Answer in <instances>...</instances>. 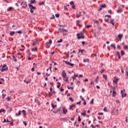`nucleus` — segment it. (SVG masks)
<instances>
[{
  "instance_id": "f257e3e1",
  "label": "nucleus",
  "mask_w": 128,
  "mask_h": 128,
  "mask_svg": "<svg viewBox=\"0 0 128 128\" xmlns=\"http://www.w3.org/2000/svg\"><path fill=\"white\" fill-rule=\"evenodd\" d=\"M76 36H77V38H78V40H80V38H82V40H84V34L82 32L78 33L76 34Z\"/></svg>"
},
{
  "instance_id": "f03ea898",
  "label": "nucleus",
  "mask_w": 128,
  "mask_h": 128,
  "mask_svg": "<svg viewBox=\"0 0 128 128\" xmlns=\"http://www.w3.org/2000/svg\"><path fill=\"white\" fill-rule=\"evenodd\" d=\"M8 70V68L6 67V64H4L3 65V66H2V70H1V71L2 72H6V70Z\"/></svg>"
},
{
  "instance_id": "7ed1b4c3",
  "label": "nucleus",
  "mask_w": 128,
  "mask_h": 128,
  "mask_svg": "<svg viewBox=\"0 0 128 128\" xmlns=\"http://www.w3.org/2000/svg\"><path fill=\"white\" fill-rule=\"evenodd\" d=\"M106 4H104L102 5H101L100 7L98 8V12L102 10L103 8H106Z\"/></svg>"
},
{
  "instance_id": "20e7f679",
  "label": "nucleus",
  "mask_w": 128,
  "mask_h": 128,
  "mask_svg": "<svg viewBox=\"0 0 128 128\" xmlns=\"http://www.w3.org/2000/svg\"><path fill=\"white\" fill-rule=\"evenodd\" d=\"M53 112L56 114H60V108H58L56 111H53Z\"/></svg>"
},
{
  "instance_id": "39448f33",
  "label": "nucleus",
  "mask_w": 128,
  "mask_h": 128,
  "mask_svg": "<svg viewBox=\"0 0 128 128\" xmlns=\"http://www.w3.org/2000/svg\"><path fill=\"white\" fill-rule=\"evenodd\" d=\"M125 90L124 89L123 90H121V94L122 96V98H126V94L124 93V92H125Z\"/></svg>"
},
{
  "instance_id": "423d86ee",
  "label": "nucleus",
  "mask_w": 128,
  "mask_h": 128,
  "mask_svg": "<svg viewBox=\"0 0 128 128\" xmlns=\"http://www.w3.org/2000/svg\"><path fill=\"white\" fill-rule=\"evenodd\" d=\"M62 76L63 78H66V71L63 70L62 72Z\"/></svg>"
},
{
  "instance_id": "0eeeda50",
  "label": "nucleus",
  "mask_w": 128,
  "mask_h": 128,
  "mask_svg": "<svg viewBox=\"0 0 128 128\" xmlns=\"http://www.w3.org/2000/svg\"><path fill=\"white\" fill-rule=\"evenodd\" d=\"M28 6L30 9H32L33 10H36V7L33 6L31 4H28Z\"/></svg>"
},
{
  "instance_id": "6e6552de",
  "label": "nucleus",
  "mask_w": 128,
  "mask_h": 128,
  "mask_svg": "<svg viewBox=\"0 0 128 128\" xmlns=\"http://www.w3.org/2000/svg\"><path fill=\"white\" fill-rule=\"evenodd\" d=\"M23 6H22V8H26L28 6V4H26V2H23Z\"/></svg>"
},
{
  "instance_id": "1a4fd4ad",
  "label": "nucleus",
  "mask_w": 128,
  "mask_h": 128,
  "mask_svg": "<svg viewBox=\"0 0 128 128\" xmlns=\"http://www.w3.org/2000/svg\"><path fill=\"white\" fill-rule=\"evenodd\" d=\"M62 112L64 114H66V112H68V110L63 108Z\"/></svg>"
},
{
  "instance_id": "9d476101",
  "label": "nucleus",
  "mask_w": 128,
  "mask_h": 128,
  "mask_svg": "<svg viewBox=\"0 0 128 128\" xmlns=\"http://www.w3.org/2000/svg\"><path fill=\"white\" fill-rule=\"evenodd\" d=\"M20 114H22V111H20V110H19L18 113L16 114V116H20Z\"/></svg>"
},
{
  "instance_id": "9b49d317",
  "label": "nucleus",
  "mask_w": 128,
  "mask_h": 128,
  "mask_svg": "<svg viewBox=\"0 0 128 128\" xmlns=\"http://www.w3.org/2000/svg\"><path fill=\"white\" fill-rule=\"evenodd\" d=\"M36 4V0H31L30 2V4Z\"/></svg>"
},
{
  "instance_id": "f8f14e48",
  "label": "nucleus",
  "mask_w": 128,
  "mask_h": 128,
  "mask_svg": "<svg viewBox=\"0 0 128 128\" xmlns=\"http://www.w3.org/2000/svg\"><path fill=\"white\" fill-rule=\"evenodd\" d=\"M60 30H61V32H68V30L64 29V28H60Z\"/></svg>"
},
{
  "instance_id": "ddd939ff",
  "label": "nucleus",
  "mask_w": 128,
  "mask_h": 128,
  "mask_svg": "<svg viewBox=\"0 0 128 128\" xmlns=\"http://www.w3.org/2000/svg\"><path fill=\"white\" fill-rule=\"evenodd\" d=\"M84 62H90V59L86 58L83 60Z\"/></svg>"
},
{
  "instance_id": "4468645a",
  "label": "nucleus",
  "mask_w": 128,
  "mask_h": 128,
  "mask_svg": "<svg viewBox=\"0 0 128 128\" xmlns=\"http://www.w3.org/2000/svg\"><path fill=\"white\" fill-rule=\"evenodd\" d=\"M76 25L78 26H80V20H78L76 21Z\"/></svg>"
},
{
  "instance_id": "2eb2a0df",
  "label": "nucleus",
  "mask_w": 128,
  "mask_h": 128,
  "mask_svg": "<svg viewBox=\"0 0 128 128\" xmlns=\"http://www.w3.org/2000/svg\"><path fill=\"white\" fill-rule=\"evenodd\" d=\"M74 106H76V104H72V105H70V110H72V108H74Z\"/></svg>"
},
{
  "instance_id": "dca6fc26",
  "label": "nucleus",
  "mask_w": 128,
  "mask_h": 128,
  "mask_svg": "<svg viewBox=\"0 0 128 128\" xmlns=\"http://www.w3.org/2000/svg\"><path fill=\"white\" fill-rule=\"evenodd\" d=\"M52 107V110L54 109L55 108H56V105H54V103H51Z\"/></svg>"
},
{
  "instance_id": "f3484780",
  "label": "nucleus",
  "mask_w": 128,
  "mask_h": 128,
  "mask_svg": "<svg viewBox=\"0 0 128 128\" xmlns=\"http://www.w3.org/2000/svg\"><path fill=\"white\" fill-rule=\"evenodd\" d=\"M122 12V8H119L117 10V12H118V14H120V12Z\"/></svg>"
},
{
  "instance_id": "a211bd4d",
  "label": "nucleus",
  "mask_w": 128,
  "mask_h": 128,
  "mask_svg": "<svg viewBox=\"0 0 128 128\" xmlns=\"http://www.w3.org/2000/svg\"><path fill=\"white\" fill-rule=\"evenodd\" d=\"M50 43L46 42V48H50Z\"/></svg>"
},
{
  "instance_id": "6ab92c4d",
  "label": "nucleus",
  "mask_w": 128,
  "mask_h": 128,
  "mask_svg": "<svg viewBox=\"0 0 128 128\" xmlns=\"http://www.w3.org/2000/svg\"><path fill=\"white\" fill-rule=\"evenodd\" d=\"M79 52H81L82 54L83 52H86L85 50H79Z\"/></svg>"
},
{
  "instance_id": "aec40b11",
  "label": "nucleus",
  "mask_w": 128,
  "mask_h": 128,
  "mask_svg": "<svg viewBox=\"0 0 128 128\" xmlns=\"http://www.w3.org/2000/svg\"><path fill=\"white\" fill-rule=\"evenodd\" d=\"M118 38H120V40H122V34H118Z\"/></svg>"
},
{
  "instance_id": "412c9836",
  "label": "nucleus",
  "mask_w": 128,
  "mask_h": 128,
  "mask_svg": "<svg viewBox=\"0 0 128 128\" xmlns=\"http://www.w3.org/2000/svg\"><path fill=\"white\" fill-rule=\"evenodd\" d=\"M57 84L58 85L56 86V88H60V82H58Z\"/></svg>"
},
{
  "instance_id": "4be33fe9",
  "label": "nucleus",
  "mask_w": 128,
  "mask_h": 128,
  "mask_svg": "<svg viewBox=\"0 0 128 128\" xmlns=\"http://www.w3.org/2000/svg\"><path fill=\"white\" fill-rule=\"evenodd\" d=\"M99 78H100L98 77V76L95 79L94 82H96V84H98V80Z\"/></svg>"
},
{
  "instance_id": "5701e85b",
  "label": "nucleus",
  "mask_w": 128,
  "mask_h": 128,
  "mask_svg": "<svg viewBox=\"0 0 128 128\" xmlns=\"http://www.w3.org/2000/svg\"><path fill=\"white\" fill-rule=\"evenodd\" d=\"M38 42H34L32 44V46H36V44H37Z\"/></svg>"
},
{
  "instance_id": "b1692460",
  "label": "nucleus",
  "mask_w": 128,
  "mask_h": 128,
  "mask_svg": "<svg viewBox=\"0 0 128 128\" xmlns=\"http://www.w3.org/2000/svg\"><path fill=\"white\" fill-rule=\"evenodd\" d=\"M110 47L111 48H114V50H116V44H112L110 45Z\"/></svg>"
},
{
  "instance_id": "393cba45",
  "label": "nucleus",
  "mask_w": 128,
  "mask_h": 128,
  "mask_svg": "<svg viewBox=\"0 0 128 128\" xmlns=\"http://www.w3.org/2000/svg\"><path fill=\"white\" fill-rule=\"evenodd\" d=\"M118 78H116L113 80V82L115 84H118Z\"/></svg>"
},
{
  "instance_id": "a878e982",
  "label": "nucleus",
  "mask_w": 128,
  "mask_h": 128,
  "mask_svg": "<svg viewBox=\"0 0 128 128\" xmlns=\"http://www.w3.org/2000/svg\"><path fill=\"white\" fill-rule=\"evenodd\" d=\"M116 95V91H112V96L114 97Z\"/></svg>"
},
{
  "instance_id": "bb28decb",
  "label": "nucleus",
  "mask_w": 128,
  "mask_h": 128,
  "mask_svg": "<svg viewBox=\"0 0 128 128\" xmlns=\"http://www.w3.org/2000/svg\"><path fill=\"white\" fill-rule=\"evenodd\" d=\"M22 112L23 113L24 116H25L26 115V112L25 110H22Z\"/></svg>"
},
{
  "instance_id": "cd10ccee",
  "label": "nucleus",
  "mask_w": 128,
  "mask_h": 128,
  "mask_svg": "<svg viewBox=\"0 0 128 128\" xmlns=\"http://www.w3.org/2000/svg\"><path fill=\"white\" fill-rule=\"evenodd\" d=\"M63 62L66 64H68V66H70V62L68 61L63 60Z\"/></svg>"
},
{
  "instance_id": "c85d7f7f",
  "label": "nucleus",
  "mask_w": 128,
  "mask_h": 128,
  "mask_svg": "<svg viewBox=\"0 0 128 128\" xmlns=\"http://www.w3.org/2000/svg\"><path fill=\"white\" fill-rule=\"evenodd\" d=\"M63 80L64 82H68V78L66 77V78H63Z\"/></svg>"
},
{
  "instance_id": "c756f323",
  "label": "nucleus",
  "mask_w": 128,
  "mask_h": 128,
  "mask_svg": "<svg viewBox=\"0 0 128 128\" xmlns=\"http://www.w3.org/2000/svg\"><path fill=\"white\" fill-rule=\"evenodd\" d=\"M114 19H111L110 22L112 26H114Z\"/></svg>"
},
{
  "instance_id": "7c9ffc66",
  "label": "nucleus",
  "mask_w": 128,
  "mask_h": 128,
  "mask_svg": "<svg viewBox=\"0 0 128 128\" xmlns=\"http://www.w3.org/2000/svg\"><path fill=\"white\" fill-rule=\"evenodd\" d=\"M110 88H112V92H116V87H114L112 86H110Z\"/></svg>"
},
{
  "instance_id": "2f4dec72",
  "label": "nucleus",
  "mask_w": 128,
  "mask_h": 128,
  "mask_svg": "<svg viewBox=\"0 0 128 128\" xmlns=\"http://www.w3.org/2000/svg\"><path fill=\"white\" fill-rule=\"evenodd\" d=\"M12 10V7H9V8L8 9V12H11V10Z\"/></svg>"
},
{
  "instance_id": "473e14b6",
  "label": "nucleus",
  "mask_w": 128,
  "mask_h": 128,
  "mask_svg": "<svg viewBox=\"0 0 128 128\" xmlns=\"http://www.w3.org/2000/svg\"><path fill=\"white\" fill-rule=\"evenodd\" d=\"M57 42H58V44H60V42H62V38H60V40H58Z\"/></svg>"
},
{
  "instance_id": "72a5a7b5",
  "label": "nucleus",
  "mask_w": 128,
  "mask_h": 128,
  "mask_svg": "<svg viewBox=\"0 0 128 128\" xmlns=\"http://www.w3.org/2000/svg\"><path fill=\"white\" fill-rule=\"evenodd\" d=\"M82 16V13L80 12V14L78 15L76 14V18H80V16Z\"/></svg>"
},
{
  "instance_id": "f704fd0d",
  "label": "nucleus",
  "mask_w": 128,
  "mask_h": 128,
  "mask_svg": "<svg viewBox=\"0 0 128 128\" xmlns=\"http://www.w3.org/2000/svg\"><path fill=\"white\" fill-rule=\"evenodd\" d=\"M12 57L13 60L16 58V56H14V54H12Z\"/></svg>"
},
{
  "instance_id": "c9c22d12",
  "label": "nucleus",
  "mask_w": 128,
  "mask_h": 128,
  "mask_svg": "<svg viewBox=\"0 0 128 128\" xmlns=\"http://www.w3.org/2000/svg\"><path fill=\"white\" fill-rule=\"evenodd\" d=\"M69 100H71V102H74V98H72V97H70L69 98Z\"/></svg>"
},
{
  "instance_id": "e433bc0d",
  "label": "nucleus",
  "mask_w": 128,
  "mask_h": 128,
  "mask_svg": "<svg viewBox=\"0 0 128 128\" xmlns=\"http://www.w3.org/2000/svg\"><path fill=\"white\" fill-rule=\"evenodd\" d=\"M124 50H126L128 49V46L124 45Z\"/></svg>"
},
{
  "instance_id": "4c0bfd02",
  "label": "nucleus",
  "mask_w": 128,
  "mask_h": 128,
  "mask_svg": "<svg viewBox=\"0 0 128 128\" xmlns=\"http://www.w3.org/2000/svg\"><path fill=\"white\" fill-rule=\"evenodd\" d=\"M6 100H7L8 102H10V96L7 97Z\"/></svg>"
},
{
  "instance_id": "58836bf2",
  "label": "nucleus",
  "mask_w": 128,
  "mask_h": 128,
  "mask_svg": "<svg viewBox=\"0 0 128 128\" xmlns=\"http://www.w3.org/2000/svg\"><path fill=\"white\" fill-rule=\"evenodd\" d=\"M74 1H72V2H70V4L71 6H74Z\"/></svg>"
},
{
  "instance_id": "ea45409f",
  "label": "nucleus",
  "mask_w": 128,
  "mask_h": 128,
  "mask_svg": "<svg viewBox=\"0 0 128 128\" xmlns=\"http://www.w3.org/2000/svg\"><path fill=\"white\" fill-rule=\"evenodd\" d=\"M44 4V2H42L39 3V6H42Z\"/></svg>"
},
{
  "instance_id": "a19ab883",
  "label": "nucleus",
  "mask_w": 128,
  "mask_h": 128,
  "mask_svg": "<svg viewBox=\"0 0 128 128\" xmlns=\"http://www.w3.org/2000/svg\"><path fill=\"white\" fill-rule=\"evenodd\" d=\"M55 16H56V18H60V14H58V13L55 14Z\"/></svg>"
},
{
  "instance_id": "79ce46f5",
  "label": "nucleus",
  "mask_w": 128,
  "mask_h": 128,
  "mask_svg": "<svg viewBox=\"0 0 128 128\" xmlns=\"http://www.w3.org/2000/svg\"><path fill=\"white\" fill-rule=\"evenodd\" d=\"M51 94H52V92H49L48 94H46V96H50Z\"/></svg>"
},
{
  "instance_id": "37998d69",
  "label": "nucleus",
  "mask_w": 128,
  "mask_h": 128,
  "mask_svg": "<svg viewBox=\"0 0 128 128\" xmlns=\"http://www.w3.org/2000/svg\"><path fill=\"white\" fill-rule=\"evenodd\" d=\"M80 98H81V100L83 101V102H84V98H82V96H80Z\"/></svg>"
},
{
  "instance_id": "c03bdc74",
  "label": "nucleus",
  "mask_w": 128,
  "mask_h": 128,
  "mask_svg": "<svg viewBox=\"0 0 128 128\" xmlns=\"http://www.w3.org/2000/svg\"><path fill=\"white\" fill-rule=\"evenodd\" d=\"M52 40H50L49 42H48V44H52Z\"/></svg>"
},
{
  "instance_id": "a18cd8bd",
  "label": "nucleus",
  "mask_w": 128,
  "mask_h": 128,
  "mask_svg": "<svg viewBox=\"0 0 128 128\" xmlns=\"http://www.w3.org/2000/svg\"><path fill=\"white\" fill-rule=\"evenodd\" d=\"M103 78H106V80L108 79V76H106V75H103Z\"/></svg>"
},
{
  "instance_id": "49530a36",
  "label": "nucleus",
  "mask_w": 128,
  "mask_h": 128,
  "mask_svg": "<svg viewBox=\"0 0 128 128\" xmlns=\"http://www.w3.org/2000/svg\"><path fill=\"white\" fill-rule=\"evenodd\" d=\"M56 18V16H54V15L52 16L50 18V20H54Z\"/></svg>"
},
{
  "instance_id": "de8ad7c7",
  "label": "nucleus",
  "mask_w": 128,
  "mask_h": 128,
  "mask_svg": "<svg viewBox=\"0 0 128 128\" xmlns=\"http://www.w3.org/2000/svg\"><path fill=\"white\" fill-rule=\"evenodd\" d=\"M86 112L84 110V112L82 114V116H86Z\"/></svg>"
},
{
  "instance_id": "09e8293b",
  "label": "nucleus",
  "mask_w": 128,
  "mask_h": 128,
  "mask_svg": "<svg viewBox=\"0 0 128 128\" xmlns=\"http://www.w3.org/2000/svg\"><path fill=\"white\" fill-rule=\"evenodd\" d=\"M72 8H73V10H76V6H74V4L72 5Z\"/></svg>"
},
{
  "instance_id": "8fccbe9b",
  "label": "nucleus",
  "mask_w": 128,
  "mask_h": 128,
  "mask_svg": "<svg viewBox=\"0 0 128 128\" xmlns=\"http://www.w3.org/2000/svg\"><path fill=\"white\" fill-rule=\"evenodd\" d=\"M82 120V118H80V116H78V122H80Z\"/></svg>"
},
{
  "instance_id": "3c124183",
  "label": "nucleus",
  "mask_w": 128,
  "mask_h": 128,
  "mask_svg": "<svg viewBox=\"0 0 128 128\" xmlns=\"http://www.w3.org/2000/svg\"><path fill=\"white\" fill-rule=\"evenodd\" d=\"M16 34L15 32H10V36H14V34Z\"/></svg>"
},
{
  "instance_id": "603ef678",
  "label": "nucleus",
  "mask_w": 128,
  "mask_h": 128,
  "mask_svg": "<svg viewBox=\"0 0 128 128\" xmlns=\"http://www.w3.org/2000/svg\"><path fill=\"white\" fill-rule=\"evenodd\" d=\"M36 50H38V48H34L32 49V52H36Z\"/></svg>"
},
{
  "instance_id": "864d4df0",
  "label": "nucleus",
  "mask_w": 128,
  "mask_h": 128,
  "mask_svg": "<svg viewBox=\"0 0 128 128\" xmlns=\"http://www.w3.org/2000/svg\"><path fill=\"white\" fill-rule=\"evenodd\" d=\"M91 26H92V25L86 26V28H90Z\"/></svg>"
},
{
  "instance_id": "5fc2aeb1",
  "label": "nucleus",
  "mask_w": 128,
  "mask_h": 128,
  "mask_svg": "<svg viewBox=\"0 0 128 128\" xmlns=\"http://www.w3.org/2000/svg\"><path fill=\"white\" fill-rule=\"evenodd\" d=\"M121 55L122 56L124 55V52L122 50H121Z\"/></svg>"
},
{
  "instance_id": "6e6d98bb",
  "label": "nucleus",
  "mask_w": 128,
  "mask_h": 128,
  "mask_svg": "<svg viewBox=\"0 0 128 128\" xmlns=\"http://www.w3.org/2000/svg\"><path fill=\"white\" fill-rule=\"evenodd\" d=\"M6 94H2V96L3 100H4V98L6 97Z\"/></svg>"
},
{
  "instance_id": "4d7b16f0",
  "label": "nucleus",
  "mask_w": 128,
  "mask_h": 128,
  "mask_svg": "<svg viewBox=\"0 0 128 128\" xmlns=\"http://www.w3.org/2000/svg\"><path fill=\"white\" fill-rule=\"evenodd\" d=\"M69 66H74V64H72V63H70V64H69Z\"/></svg>"
},
{
  "instance_id": "13d9d810",
  "label": "nucleus",
  "mask_w": 128,
  "mask_h": 128,
  "mask_svg": "<svg viewBox=\"0 0 128 128\" xmlns=\"http://www.w3.org/2000/svg\"><path fill=\"white\" fill-rule=\"evenodd\" d=\"M64 10H68V7L66 6H64Z\"/></svg>"
},
{
  "instance_id": "bf43d9fd",
  "label": "nucleus",
  "mask_w": 128,
  "mask_h": 128,
  "mask_svg": "<svg viewBox=\"0 0 128 128\" xmlns=\"http://www.w3.org/2000/svg\"><path fill=\"white\" fill-rule=\"evenodd\" d=\"M30 12H31V14H34V10L32 9H30Z\"/></svg>"
},
{
  "instance_id": "052dcab7",
  "label": "nucleus",
  "mask_w": 128,
  "mask_h": 128,
  "mask_svg": "<svg viewBox=\"0 0 128 128\" xmlns=\"http://www.w3.org/2000/svg\"><path fill=\"white\" fill-rule=\"evenodd\" d=\"M108 16V18H112V16L110 15H106L105 16V18Z\"/></svg>"
},
{
  "instance_id": "680f3d73",
  "label": "nucleus",
  "mask_w": 128,
  "mask_h": 128,
  "mask_svg": "<svg viewBox=\"0 0 128 128\" xmlns=\"http://www.w3.org/2000/svg\"><path fill=\"white\" fill-rule=\"evenodd\" d=\"M98 114L100 115V116H102L104 114V113H102V112H99V113H98Z\"/></svg>"
},
{
  "instance_id": "e2e57ef3",
  "label": "nucleus",
  "mask_w": 128,
  "mask_h": 128,
  "mask_svg": "<svg viewBox=\"0 0 128 128\" xmlns=\"http://www.w3.org/2000/svg\"><path fill=\"white\" fill-rule=\"evenodd\" d=\"M23 124H24V126H27L28 124H26V122L25 121H24V122H23Z\"/></svg>"
},
{
  "instance_id": "0e129e2a",
  "label": "nucleus",
  "mask_w": 128,
  "mask_h": 128,
  "mask_svg": "<svg viewBox=\"0 0 128 128\" xmlns=\"http://www.w3.org/2000/svg\"><path fill=\"white\" fill-rule=\"evenodd\" d=\"M81 102H82V101H80V102H76V104H80Z\"/></svg>"
},
{
  "instance_id": "69168bd1",
  "label": "nucleus",
  "mask_w": 128,
  "mask_h": 128,
  "mask_svg": "<svg viewBox=\"0 0 128 128\" xmlns=\"http://www.w3.org/2000/svg\"><path fill=\"white\" fill-rule=\"evenodd\" d=\"M108 12L109 14H112V10H108Z\"/></svg>"
},
{
  "instance_id": "338daca9",
  "label": "nucleus",
  "mask_w": 128,
  "mask_h": 128,
  "mask_svg": "<svg viewBox=\"0 0 128 128\" xmlns=\"http://www.w3.org/2000/svg\"><path fill=\"white\" fill-rule=\"evenodd\" d=\"M71 120H74V116L73 118H71Z\"/></svg>"
},
{
  "instance_id": "774afa93",
  "label": "nucleus",
  "mask_w": 128,
  "mask_h": 128,
  "mask_svg": "<svg viewBox=\"0 0 128 128\" xmlns=\"http://www.w3.org/2000/svg\"><path fill=\"white\" fill-rule=\"evenodd\" d=\"M126 76H128V71L126 72Z\"/></svg>"
}]
</instances>
